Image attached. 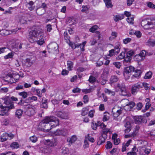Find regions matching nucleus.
I'll use <instances>...</instances> for the list:
<instances>
[{
    "label": "nucleus",
    "instance_id": "nucleus-2",
    "mask_svg": "<svg viewBox=\"0 0 155 155\" xmlns=\"http://www.w3.org/2000/svg\"><path fill=\"white\" fill-rule=\"evenodd\" d=\"M30 37L28 38L29 41L32 43L36 40L40 39L43 38V32L42 30L38 27H33L29 32Z\"/></svg>",
    "mask_w": 155,
    "mask_h": 155
},
{
    "label": "nucleus",
    "instance_id": "nucleus-6",
    "mask_svg": "<svg viewBox=\"0 0 155 155\" xmlns=\"http://www.w3.org/2000/svg\"><path fill=\"white\" fill-rule=\"evenodd\" d=\"M117 87L120 89V94L121 95L125 96L127 95V93L126 89L125 84L124 83H122L121 84H118Z\"/></svg>",
    "mask_w": 155,
    "mask_h": 155
},
{
    "label": "nucleus",
    "instance_id": "nucleus-60",
    "mask_svg": "<svg viewBox=\"0 0 155 155\" xmlns=\"http://www.w3.org/2000/svg\"><path fill=\"white\" fill-rule=\"evenodd\" d=\"M134 21V18H127V22L130 24H133L134 22L133 21Z\"/></svg>",
    "mask_w": 155,
    "mask_h": 155
},
{
    "label": "nucleus",
    "instance_id": "nucleus-36",
    "mask_svg": "<svg viewBox=\"0 0 155 155\" xmlns=\"http://www.w3.org/2000/svg\"><path fill=\"white\" fill-rule=\"evenodd\" d=\"M88 112V109L87 108H83L81 110V115L85 116L87 115Z\"/></svg>",
    "mask_w": 155,
    "mask_h": 155
},
{
    "label": "nucleus",
    "instance_id": "nucleus-33",
    "mask_svg": "<svg viewBox=\"0 0 155 155\" xmlns=\"http://www.w3.org/2000/svg\"><path fill=\"white\" fill-rule=\"evenodd\" d=\"M31 100L36 101L37 100V98L36 97L34 96L32 97H29L27 99H26L25 100V102L28 103L30 102Z\"/></svg>",
    "mask_w": 155,
    "mask_h": 155
},
{
    "label": "nucleus",
    "instance_id": "nucleus-61",
    "mask_svg": "<svg viewBox=\"0 0 155 155\" xmlns=\"http://www.w3.org/2000/svg\"><path fill=\"white\" fill-rule=\"evenodd\" d=\"M36 40L35 41H38V44L40 45H42L44 42V39H38V40L36 39Z\"/></svg>",
    "mask_w": 155,
    "mask_h": 155
},
{
    "label": "nucleus",
    "instance_id": "nucleus-5",
    "mask_svg": "<svg viewBox=\"0 0 155 155\" xmlns=\"http://www.w3.org/2000/svg\"><path fill=\"white\" fill-rule=\"evenodd\" d=\"M45 145H47L51 147H54L57 144V140L56 139L53 138L51 140H44L43 141Z\"/></svg>",
    "mask_w": 155,
    "mask_h": 155
},
{
    "label": "nucleus",
    "instance_id": "nucleus-8",
    "mask_svg": "<svg viewBox=\"0 0 155 155\" xmlns=\"http://www.w3.org/2000/svg\"><path fill=\"white\" fill-rule=\"evenodd\" d=\"M14 108V106L13 104H11L7 106H5L4 109H1L2 110H0V115L3 116L6 115L9 110Z\"/></svg>",
    "mask_w": 155,
    "mask_h": 155
},
{
    "label": "nucleus",
    "instance_id": "nucleus-46",
    "mask_svg": "<svg viewBox=\"0 0 155 155\" xmlns=\"http://www.w3.org/2000/svg\"><path fill=\"white\" fill-rule=\"evenodd\" d=\"M126 52V54L127 55H128V56L131 57L133 55L135 54L134 52L132 50H130L127 52Z\"/></svg>",
    "mask_w": 155,
    "mask_h": 155
},
{
    "label": "nucleus",
    "instance_id": "nucleus-64",
    "mask_svg": "<svg viewBox=\"0 0 155 155\" xmlns=\"http://www.w3.org/2000/svg\"><path fill=\"white\" fill-rule=\"evenodd\" d=\"M134 35L138 38H140L141 36V33L140 31H135Z\"/></svg>",
    "mask_w": 155,
    "mask_h": 155
},
{
    "label": "nucleus",
    "instance_id": "nucleus-34",
    "mask_svg": "<svg viewBox=\"0 0 155 155\" xmlns=\"http://www.w3.org/2000/svg\"><path fill=\"white\" fill-rule=\"evenodd\" d=\"M152 73L151 71H149L147 72L145 74L144 77V78L145 79H150L152 77Z\"/></svg>",
    "mask_w": 155,
    "mask_h": 155
},
{
    "label": "nucleus",
    "instance_id": "nucleus-16",
    "mask_svg": "<svg viewBox=\"0 0 155 155\" xmlns=\"http://www.w3.org/2000/svg\"><path fill=\"white\" fill-rule=\"evenodd\" d=\"M134 120L136 123L140 124L142 122V116H135L134 117Z\"/></svg>",
    "mask_w": 155,
    "mask_h": 155
},
{
    "label": "nucleus",
    "instance_id": "nucleus-25",
    "mask_svg": "<svg viewBox=\"0 0 155 155\" xmlns=\"http://www.w3.org/2000/svg\"><path fill=\"white\" fill-rule=\"evenodd\" d=\"M25 61V65L27 67H30L32 65L33 62L31 61V59L27 58Z\"/></svg>",
    "mask_w": 155,
    "mask_h": 155
},
{
    "label": "nucleus",
    "instance_id": "nucleus-11",
    "mask_svg": "<svg viewBox=\"0 0 155 155\" xmlns=\"http://www.w3.org/2000/svg\"><path fill=\"white\" fill-rule=\"evenodd\" d=\"M55 114L58 117L62 119H66L68 118V114L64 111H58Z\"/></svg>",
    "mask_w": 155,
    "mask_h": 155
},
{
    "label": "nucleus",
    "instance_id": "nucleus-22",
    "mask_svg": "<svg viewBox=\"0 0 155 155\" xmlns=\"http://www.w3.org/2000/svg\"><path fill=\"white\" fill-rule=\"evenodd\" d=\"M124 15H117L114 16V21L117 22L119 20H121L124 18Z\"/></svg>",
    "mask_w": 155,
    "mask_h": 155
},
{
    "label": "nucleus",
    "instance_id": "nucleus-38",
    "mask_svg": "<svg viewBox=\"0 0 155 155\" xmlns=\"http://www.w3.org/2000/svg\"><path fill=\"white\" fill-rule=\"evenodd\" d=\"M68 69L69 70H71L73 67V63L71 61H67Z\"/></svg>",
    "mask_w": 155,
    "mask_h": 155
},
{
    "label": "nucleus",
    "instance_id": "nucleus-13",
    "mask_svg": "<svg viewBox=\"0 0 155 155\" xmlns=\"http://www.w3.org/2000/svg\"><path fill=\"white\" fill-rule=\"evenodd\" d=\"M107 138V135H101L100 136L98 140L97 145H101L102 143H104L105 142V140Z\"/></svg>",
    "mask_w": 155,
    "mask_h": 155
},
{
    "label": "nucleus",
    "instance_id": "nucleus-56",
    "mask_svg": "<svg viewBox=\"0 0 155 155\" xmlns=\"http://www.w3.org/2000/svg\"><path fill=\"white\" fill-rule=\"evenodd\" d=\"M7 50V48L5 47L0 48V54L6 52Z\"/></svg>",
    "mask_w": 155,
    "mask_h": 155
},
{
    "label": "nucleus",
    "instance_id": "nucleus-44",
    "mask_svg": "<svg viewBox=\"0 0 155 155\" xmlns=\"http://www.w3.org/2000/svg\"><path fill=\"white\" fill-rule=\"evenodd\" d=\"M147 7L151 8H155V5L151 2H150L147 3Z\"/></svg>",
    "mask_w": 155,
    "mask_h": 155
},
{
    "label": "nucleus",
    "instance_id": "nucleus-39",
    "mask_svg": "<svg viewBox=\"0 0 155 155\" xmlns=\"http://www.w3.org/2000/svg\"><path fill=\"white\" fill-rule=\"evenodd\" d=\"M108 132L109 133L110 132V131L109 130V129L107 128H104L103 129L102 131L101 132L102 134V135L103 136H104V135H107V134Z\"/></svg>",
    "mask_w": 155,
    "mask_h": 155
},
{
    "label": "nucleus",
    "instance_id": "nucleus-12",
    "mask_svg": "<svg viewBox=\"0 0 155 155\" xmlns=\"http://www.w3.org/2000/svg\"><path fill=\"white\" fill-rule=\"evenodd\" d=\"M147 45L152 47L155 46V37L151 36L147 42Z\"/></svg>",
    "mask_w": 155,
    "mask_h": 155
},
{
    "label": "nucleus",
    "instance_id": "nucleus-28",
    "mask_svg": "<svg viewBox=\"0 0 155 155\" xmlns=\"http://www.w3.org/2000/svg\"><path fill=\"white\" fill-rule=\"evenodd\" d=\"M112 112L113 113V117H118L121 113L122 110L120 109L118 110H117L115 112H114L113 111V110Z\"/></svg>",
    "mask_w": 155,
    "mask_h": 155
},
{
    "label": "nucleus",
    "instance_id": "nucleus-37",
    "mask_svg": "<svg viewBox=\"0 0 155 155\" xmlns=\"http://www.w3.org/2000/svg\"><path fill=\"white\" fill-rule=\"evenodd\" d=\"M18 95L20 96H21L23 98L25 99L27 97L28 94L27 92L23 91L18 93Z\"/></svg>",
    "mask_w": 155,
    "mask_h": 155
},
{
    "label": "nucleus",
    "instance_id": "nucleus-40",
    "mask_svg": "<svg viewBox=\"0 0 155 155\" xmlns=\"http://www.w3.org/2000/svg\"><path fill=\"white\" fill-rule=\"evenodd\" d=\"M148 23V21L145 19L143 20L141 22V25L144 28H146V27L147 26V24Z\"/></svg>",
    "mask_w": 155,
    "mask_h": 155
},
{
    "label": "nucleus",
    "instance_id": "nucleus-14",
    "mask_svg": "<svg viewBox=\"0 0 155 155\" xmlns=\"http://www.w3.org/2000/svg\"><path fill=\"white\" fill-rule=\"evenodd\" d=\"M48 48L53 51H57L58 49V45L55 42L51 43L48 46Z\"/></svg>",
    "mask_w": 155,
    "mask_h": 155
},
{
    "label": "nucleus",
    "instance_id": "nucleus-45",
    "mask_svg": "<svg viewBox=\"0 0 155 155\" xmlns=\"http://www.w3.org/2000/svg\"><path fill=\"white\" fill-rule=\"evenodd\" d=\"M112 144L110 141H108L107 142V144L106 145V148L107 149H109L112 147Z\"/></svg>",
    "mask_w": 155,
    "mask_h": 155
},
{
    "label": "nucleus",
    "instance_id": "nucleus-43",
    "mask_svg": "<svg viewBox=\"0 0 155 155\" xmlns=\"http://www.w3.org/2000/svg\"><path fill=\"white\" fill-rule=\"evenodd\" d=\"M13 53L12 52H11L8 53L7 55H5L4 57L5 59H8V58H12L13 56Z\"/></svg>",
    "mask_w": 155,
    "mask_h": 155
},
{
    "label": "nucleus",
    "instance_id": "nucleus-27",
    "mask_svg": "<svg viewBox=\"0 0 155 155\" xmlns=\"http://www.w3.org/2000/svg\"><path fill=\"white\" fill-rule=\"evenodd\" d=\"M77 140V137L75 135L72 136L71 138H68L67 139V141L71 143H74Z\"/></svg>",
    "mask_w": 155,
    "mask_h": 155
},
{
    "label": "nucleus",
    "instance_id": "nucleus-63",
    "mask_svg": "<svg viewBox=\"0 0 155 155\" xmlns=\"http://www.w3.org/2000/svg\"><path fill=\"white\" fill-rule=\"evenodd\" d=\"M82 9L81 10L82 12H87L88 8L87 7V6L83 5L82 6Z\"/></svg>",
    "mask_w": 155,
    "mask_h": 155
},
{
    "label": "nucleus",
    "instance_id": "nucleus-4",
    "mask_svg": "<svg viewBox=\"0 0 155 155\" xmlns=\"http://www.w3.org/2000/svg\"><path fill=\"white\" fill-rule=\"evenodd\" d=\"M33 106L30 104L24 105L23 107L25 109V114L28 116H32L35 113V110Z\"/></svg>",
    "mask_w": 155,
    "mask_h": 155
},
{
    "label": "nucleus",
    "instance_id": "nucleus-15",
    "mask_svg": "<svg viewBox=\"0 0 155 155\" xmlns=\"http://www.w3.org/2000/svg\"><path fill=\"white\" fill-rule=\"evenodd\" d=\"M2 99L4 101V104L5 105H8L11 103V100H10V97L9 96H5L4 97L2 98Z\"/></svg>",
    "mask_w": 155,
    "mask_h": 155
},
{
    "label": "nucleus",
    "instance_id": "nucleus-24",
    "mask_svg": "<svg viewBox=\"0 0 155 155\" xmlns=\"http://www.w3.org/2000/svg\"><path fill=\"white\" fill-rule=\"evenodd\" d=\"M47 104V100L45 99V100H43V99H42V104L41 105V106L42 108L46 109L48 107Z\"/></svg>",
    "mask_w": 155,
    "mask_h": 155
},
{
    "label": "nucleus",
    "instance_id": "nucleus-52",
    "mask_svg": "<svg viewBox=\"0 0 155 155\" xmlns=\"http://www.w3.org/2000/svg\"><path fill=\"white\" fill-rule=\"evenodd\" d=\"M46 148L45 147L40 146L39 147V150L40 152H41L42 153L45 152Z\"/></svg>",
    "mask_w": 155,
    "mask_h": 155
},
{
    "label": "nucleus",
    "instance_id": "nucleus-47",
    "mask_svg": "<svg viewBox=\"0 0 155 155\" xmlns=\"http://www.w3.org/2000/svg\"><path fill=\"white\" fill-rule=\"evenodd\" d=\"M98 27L97 26L95 25L93 26L89 29V31L92 32H94L97 29Z\"/></svg>",
    "mask_w": 155,
    "mask_h": 155
},
{
    "label": "nucleus",
    "instance_id": "nucleus-30",
    "mask_svg": "<svg viewBox=\"0 0 155 155\" xmlns=\"http://www.w3.org/2000/svg\"><path fill=\"white\" fill-rule=\"evenodd\" d=\"M134 59L135 60L137 61H142L143 60V58L141 57L139 54H136L134 56Z\"/></svg>",
    "mask_w": 155,
    "mask_h": 155
},
{
    "label": "nucleus",
    "instance_id": "nucleus-49",
    "mask_svg": "<svg viewBox=\"0 0 155 155\" xmlns=\"http://www.w3.org/2000/svg\"><path fill=\"white\" fill-rule=\"evenodd\" d=\"M135 105V103L133 102H130L126 105V106H128L130 107V108H132Z\"/></svg>",
    "mask_w": 155,
    "mask_h": 155
},
{
    "label": "nucleus",
    "instance_id": "nucleus-19",
    "mask_svg": "<svg viewBox=\"0 0 155 155\" xmlns=\"http://www.w3.org/2000/svg\"><path fill=\"white\" fill-rule=\"evenodd\" d=\"M45 12V9L41 8H38L36 10V13L39 15H41Z\"/></svg>",
    "mask_w": 155,
    "mask_h": 155
},
{
    "label": "nucleus",
    "instance_id": "nucleus-18",
    "mask_svg": "<svg viewBox=\"0 0 155 155\" xmlns=\"http://www.w3.org/2000/svg\"><path fill=\"white\" fill-rule=\"evenodd\" d=\"M23 114V111L21 109H18L16 110L15 112L16 116L18 118H20L21 117Z\"/></svg>",
    "mask_w": 155,
    "mask_h": 155
},
{
    "label": "nucleus",
    "instance_id": "nucleus-1",
    "mask_svg": "<svg viewBox=\"0 0 155 155\" xmlns=\"http://www.w3.org/2000/svg\"><path fill=\"white\" fill-rule=\"evenodd\" d=\"M59 124L58 119L53 116H47L39 123V128L42 130L47 132L53 128L58 126Z\"/></svg>",
    "mask_w": 155,
    "mask_h": 155
},
{
    "label": "nucleus",
    "instance_id": "nucleus-29",
    "mask_svg": "<svg viewBox=\"0 0 155 155\" xmlns=\"http://www.w3.org/2000/svg\"><path fill=\"white\" fill-rule=\"evenodd\" d=\"M69 153V150L68 148L64 147L62 149V155H66L68 154Z\"/></svg>",
    "mask_w": 155,
    "mask_h": 155
},
{
    "label": "nucleus",
    "instance_id": "nucleus-32",
    "mask_svg": "<svg viewBox=\"0 0 155 155\" xmlns=\"http://www.w3.org/2000/svg\"><path fill=\"white\" fill-rule=\"evenodd\" d=\"M27 4L29 5L30 6L28 7V9L30 11H32L35 8V6H33L34 4V2L32 1H30L28 2H27Z\"/></svg>",
    "mask_w": 155,
    "mask_h": 155
},
{
    "label": "nucleus",
    "instance_id": "nucleus-42",
    "mask_svg": "<svg viewBox=\"0 0 155 155\" xmlns=\"http://www.w3.org/2000/svg\"><path fill=\"white\" fill-rule=\"evenodd\" d=\"M150 134L151 139L155 140V130L151 131Z\"/></svg>",
    "mask_w": 155,
    "mask_h": 155
},
{
    "label": "nucleus",
    "instance_id": "nucleus-55",
    "mask_svg": "<svg viewBox=\"0 0 155 155\" xmlns=\"http://www.w3.org/2000/svg\"><path fill=\"white\" fill-rule=\"evenodd\" d=\"M30 139L31 141L33 143L36 142L37 140V137L34 136L30 137Z\"/></svg>",
    "mask_w": 155,
    "mask_h": 155
},
{
    "label": "nucleus",
    "instance_id": "nucleus-3",
    "mask_svg": "<svg viewBox=\"0 0 155 155\" xmlns=\"http://www.w3.org/2000/svg\"><path fill=\"white\" fill-rule=\"evenodd\" d=\"M134 67L131 66L125 67L124 68L123 74L126 80H127L129 79L131 75V73L134 71Z\"/></svg>",
    "mask_w": 155,
    "mask_h": 155
},
{
    "label": "nucleus",
    "instance_id": "nucleus-21",
    "mask_svg": "<svg viewBox=\"0 0 155 155\" xmlns=\"http://www.w3.org/2000/svg\"><path fill=\"white\" fill-rule=\"evenodd\" d=\"M134 71H135V74L132 76L131 78H133L134 77L137 78V77H139L141 73V71L140 70H136Z\"/></svg>",
    "mask_w": 155,
    "mask_h": 155
},
{
    "label": "nucleus",
    "instance_id": "nucleus-50",
    "mask_svg": "<svg viewBox=\"0 0 155 155\" xmlns=\"http://www.w3.org/2000/svg\"><path fill=\"white\" fill-rule=\"evenodd\" d=\"M155 23H153V22L150 21H148V23L147 24V26H149V27L147 28H152L153 27H154V26L155 25V24H154Z\"/></svg>",
    "mask_w": 155,
    "mask_h": 155
},
{
    "label": "nucleus",
    "instance_id": "nucleus-26",
    "mask_svg": "<svg viewBox=\"0 0 155 155\" xmlns=\"http://www.w3.org/2000/svg\"><path fill=\"white\" fill-rule=\"evenodd\" d=\"M119 80L117 76L114 75L111 77L110 81V83H113L117 82Z\"/></svg>",
    "mask_w": 155,
    "mask_h": 155
},
{
    "label": "nucleus",
    "instance_id": "nucleus-41",
    "mask_svg": "<svg viewBox=\"0 0 155 155\" xmlns=\"http://www.w3.org/2000/svg\"><path fill=\"white\" fill-rule=\"evenodd\" d=\"M64 38L65 40H66V41L67 43L70 41L69 40V37L68 36V33L67 31H65L64 33Z\"/></svg>",
    "mask_w": 155,
    "mask_h": 155
},
{
    "label": "nucleus",
    "instance_id": "nucleus-58",
    "mask_svg": "<svg viewBox=\"0 0 155 155\" xmlns=\"http://www.w3.org/2000/svg\"><path fill=\"white\" fill-rule=\"evenodd\" d=\"M131 40V38H127L123 40V43L125 44H127L129 42H130Z\"/></svg>",
    "mask_w": 155,
    "mask_h": 155
},
{
    "label": "nucleus",
    "instance_id": "nucleus-57",
    "mask_svg": "<svg viewBox=\"0 0 155 155\" xmlns=\"http://www.w3.org/2000/svg\"><path fill=\"white\" fill-rule=\"evenodd\" d=\"M109 119V114H105L104 115L103 118V120L104 121H105L108 120Z\"/></svg>",
    "mask_w": 155,
    "mask_h": 155
},
{
    "label": "nucleus",
    "instance_id": "nucleus-20",
    "mask_svg": "<svg viewBox=\"0 0 155 155\" xmlns=\"http://www.w3.org/2000/svg\"><path fill=\"white\" fill-rule=\"evenodd\" d=\"M132 58L131 57L128 56V55H127L126 57L124 59L123 61V63L124 65H126L127 63H130Z\"/></svg>",
    "mask_w": 155,
    "mask_h": 155
},
{
    "label": "nucleus",
    "instance_id": "nucleus-7",
    "mask_svg": "<svg viewBox=\"0 0 155 155\" xmlns=\"http://www.w3.org/2000/svg\"><path fill=\"white\" fill-rule=\"evenodd\" d=\"M143 87V86L139 83H137L133 85L131 88V93L132 94L135 95L139 91L140 88Z\"/></svg>",
    "mask_w": 155,
    "mask_h": 155
},
{
    "label": "nucleus",
    "instance_id": "nucleus-17",
    "mask_svg": "<svg viewBox=\"0 0 155 155\" xmlns=\"http://www.w3.org/2000/svg\"><path fill=\"white\" fill-rule=\"evenodd\" d=\"M114 51L115 50V52L117 54L120 52V50L121 48V46L120 44L118 42L116 44V45L114 47Z\"/></svg>",
    "mask_w": 155,
    "mask_h": 155
},
{
    "label": "nucleus",
    "instance_id": "nucleus-23",
    "mask_svg": "<svg viewBox=\"0 0 155 155\" xmlns=\"http://www.w3.org/2000/svg\"><path fill=\"white\" fill-rule=\"evenodd\" d=\"M104 1L107 8H112L113 7L111 0H104Z\"/></svg>",
    "mask_w": 155,
    "mask_h": 155
},
{
    "label": "nucleus",
    "instance_id": "nucleus-62",
    "mask_svg": "<svg viewBox=\"0 0 155 155\" xmlns=\"http://www.w3.org/2000/svg\"><path fill=\"white\" fill-rule=\"evenodd\" d=\"M92 124L91 127L92 129L94 130H96L97 129V127L98 126V125H97V123H96L94 124L93 122H92Z\"/></svg>",
    "mask_w": 155,
    "mask_h": 155
},
{
    "label": "nucleus",
    "instance_id": "nucleus-53",
    "mask_svg": "<svg viewBox=\"0 0 155 155\" xmlns=\"http://www.w3.org/2000/svg\"><path fill=\"white\" fill-rule=\"evenodd\" d=\"M125 53L124 52H122L119 55L118 58L119 59H123L125 58Z\"/></svg>",
    "mask_w": 155,
    "mask_h": 155
},
{
    "label": "nucleus",
    "instance_id": "nucleus-9",
    "mask_svg": "<svg viewBox=\"0 0 155 155\" xmlns=\"http://www.w3.org/2000/svg\"><path fill=\"white\" fill-rule=\"evenodd\" d=\"M67 133V131L64 129H58L53 132V134L55 136L63 135L66 136Z\"/></svg>",
    "mask_w": 155,
    "mask_h": 155
},
{
    "label": "nucleus",
    "instance_id": "nucleus-48",
    "mask_svg": "<svg viewBox=\"0 0 155 155\" xmlns=\"http://www.w3.org/2000/svg\"><path fill=\"white\" fill-rule=\"evenodd\" d=\"M88 81L90 83H93L95 81L96 78L92 76H91Z\"/></svg>",
    "mask_w": 155,
    "mask_h": 155
},
{
    "label": "nucleus",
    "instance_id": "nucleus-59",
    "mask_svg": "<svg viewBox=\"0 0 155 155\" xmlns=\"http://www.w3.org/2000/svg\"><path fill=\"white\" fill-rule=\"evenodd\" d=\"M109 56L111 57L115 54V51L114 49H112L109 51Z\"/></svg>",
    "mask_w": 155,
    "mask_h": 155
},
{
    "label": "nucleus",
    "instance_id": "nucleus-31",
    "mask_svg": "<svg viewBox=\"0 0 155 155\" xmlns=\"http://www.w3.org/2000/svg\"><path fill=\"white\" fill-rule=\"evenodd\" d=\"M68 43L69 45L73 49H74L76 48H78L79 46V45H76L74 42L71 41L69 42Z\"/></svg>",
    "mask_w": 155,
    "mask_h": 155
},
{
    "label": "nucleus",
    "instance_id": "nucleus-10",
    "mask_svg": "<svg viewBox=\"0 0 155 155\" xmlns=\"http://www.w3.org/2000/svg\"><path fill=\"white\" fill-rule=\"evenodd\" d=\"M17 76H18V78L15 79L13 78V76L12 74H8L6 75V77L7 78H6L7 79L9 77L10 78V79L9 80V81L8 80H5V81L7 82H9L11 83H15L18 81L19 78L20 77L19 75H17Z\"/></svg>",
    "mask_w": 155,
    "mask_h": 155
},
{
    "label": "nucleus",
    "instance_id": "nucleus-54",
    "mask_svg": "<svg viewBox=\"0 0 155 155\" xmlns=\"http://www.w3.org/2000/svg\"><path fill=\"white\" fill-rule=\"evenodd\" d=\"M139 54L140 55V56L143 58V59L145 58V56L146 54V51L145 50H142L140 53H139Z\"/></svg>",
    "mask_w": 155,
    "mask_h": 155
},
{
    "label": "nucleus",
    "instance_id": "nucleus-35",
    "mask_svg": "<svg viewBox=\"0 0 155 155\" xmlns=\"http://www.w3.org/2000/svg\"><path fill=\"white\" fill-rule=\"evenodd\" d=\"M10 147L13 149L17 148L19 147V144L17 142H14L12 143Z\"/></svg>",
    "mask_w": 155,
    "mask_h": 155
},
{
    "label": "nucleus",
    "instance_id": "nucleus-51",
    "mask_svg": "<svg viewBox=\"0 0 155 155\" xmlns=\"http://www.w3.org/2000/svg\"><path fill=\"white\" fill-rule=\"evenodd\" d=\"M113 64L117 68H120L121 66L120 63L119 62H114L113 63Z\"/></svg>",
    "mask_w": 155,
    "mask_h": 155
}]
</instances>
